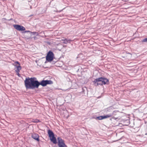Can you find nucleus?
Segmentation results:
<instances>
[{"instance_id":"obj_25","label":"nucleus","mask_w":147,"mask_h":147,"mask_svg":"<svg viewBox=\"0 0 147 147\" xmlns=\"http://www.w3.org/2000/svg\"><path fill=\"white\" fill-rule=\"evenodd\" d=\"M82 90H83L82 91V92H83V88H82Z\"/></svg>"},{"instance_id":"obj_8","label":"nucleus","mask_w":147,"mask_h":147,"mask_svg":"<svg viewBox=\"0 0 147 147\" xmlns=\"http://www.w3.org/2000/svg\"><path fill=\"white\" fill-rule=\"evenodd\" d=\"M39 86L40 85H41L43 87L45 86H47V82L46 80H43L40 82H39Z\"/></svg>"},{"instance_id":"obj_24","label":"nucleus","mask_w":147,"mask_h":147,"mask_svg":"<svg viewBox=\"0 0 147 147\" xmlns=\"http://www.w3.org/2000/svg\"><path fill=\"white\" fill-rule=\"evenodd\" d=\"M34 39H35V38H36V37H34Z\"/></svg>"},{"instance_id":"obj_26","label":"nucleus","mask_w":147,"mask_h":147,"mask_svg":"<svg viewBox=\"0 0 147 147\" xmlns=\"http://www.w3.org/2000/svg\"><path fill=\"white\" fill-rule=\"evenodd\" d=\"M35 122H38V121Z\"/></svg>"},{"instance_id":"obj_10","label":"nucleus","mask_w":147,"mask_h":147,"mask_svg":"<svg viewBox=\"0 0 147 147\" xmlns=\"http://www.w3.org/2000/svg\"><path fill=\"white\" fill-rule=\"evenodd\" d=\"M62 41H63V43L64 44H67L68 43H70L72 40L69 39H67V38H65V39L62 40Z\"/></svg>"},{"instance_id":"obj_7","label":"nucleus","mask_w":147,"mask_h":147,"mask_svg":"<svg viewBox=\"0 0 147 147\" xmlns=\"http://www.w3.org/2000/svg\"><path fill=\"white\" fill-rule=\"evenodd\" d=\"M31 137L33 139L36 140V141L38 142L40 141L39 136L38 134L36 133L32 134Z\"/></svg>"},{"instance_id":"obj_23","label":"nucleus","mask_w":147,"mask_h":147,"mask_svg":"<svg viewBox=\"0 0 147 147\" xmlns=\"http://www.w3.org/2000/svg\"><path fill=\"white\" fill-rule=\"evenodd\" d=\"M62 11V10H60V11H57V12H60L61 11Z\"/></svg>"},{"instance_id":"obj_17","label":"nucleus","mask_w":147,"mask_h":147,"mask_svg":"<svg viewBox=\"0 0 147 147\" xmlns=\"http://www.w3.org/2000/svg\"><path fill=\"white\" fill-rule=\"evenodd\" d=\"M142 42H147V38L143 39L142 40Z\"/></svg>"},{"instance_id":"obj_13","label":"nucleus","mask_w":147,"mask_h":147,"mask_svg":"<svg viewBox=\"0 0 147 147\" xmlns=\"http://www.w3.org/2000/svg\"><path fill=\"white\" fill-rule=\"evenodd\" d=\"M92 119H94L96 120H101L103 119L102 118V116H99L97 117H92Z\"/></svg>"},{"instance_id":"obj_14","label":"nucleus","mask_w":147,"mask_h":147,"mask_svg":"<svg viewBox=\"0 0 147 147\" xmlns=\"http://www.w3.org/2000/svg\"><path fill=\"white\" fill-rule=\"evenodd\" d=\"M103 119H105L111 117V115H109V114L106 115H102Z\"/></svg>"},{"instance_id":"obj_15","label":"nucleus","mask_w":147,"mask_h":147,"mask_svg":"<svg viewBox=\"0 0 147 147\" xmlns=\"http://www.w3.org/2000/svg\"><path fill=\"white\" fill-rule=\"evenodd\" d=\"M47 84H53V82L51 80H46Z\"/></svg>"},{"instance_id":"obj_11","label":"nucleus","mask_w":147,"mask_h":147,"mask_svg":"<svg viewBox=\"0 0 147 147\" xmlns=\"http://www.w3.org/2000/svg\"><path fill=\"white\" fill-rule=\"evenodd\" d=\"M118 111L117 110H113L112 113H110L109 114L110 115H111V117L113 115H116L117 114V113H118Z\"/></svg>"},{"instance_id":"obj_6","label":"nucleus","mask_w":147,"mask_h":147,"mask_svg":"<svg viewBox=\"0 0 147 147\" xmlns=\"http://www.w3.org/2000/svg\"><path fill=\"white\" fill-rule=\"evenodd\" d=\"M15 28L19 31H23L25 30V28L23 26L18 24L13 25Z\"/></svg>"},{"instance_id":"obj_19","label":"nucleus","mask_w":147,"mask_h":147,"mask_svg":"<svg viewBox=\"0 0 147 147\" xmlns=\"http://www.w3.org/2000/svg\"><path fill=\"white\" fill-rule=\"evenodd\" d=\"M46 11V9L45 8L43 9L42 11V13H45Z\"/></svg>"},{"instance_id":"obj_20","label":"nucleus","mask_w":147,"mask_h":147,"mask_svg":"<svg viewBox=\"0 0 147 147\" xmlns=\"http://www.w3.org/2000/svg\"><path fill=\"white\" fill-rule=\"evenodd\" d=\"M23 33H25L26 32H29V34H30V32H31V31H29V30H26L25 31H24Z\"/></svg>"},{"instance_id":"obj_2","label":"nucleus","mask_w":147,"mask_h":147,"mask_svg":"<svg viewBox=\"0 0 147 147\" xmlns=\"http://www.w3.org/2000/svg\"><path fill=\"white\" fill-rule=\"evenodd\" d=\"M92 82L93 85L96 87L99 85L102 86L103 85H108L109 84V80L104 77L95 79Z\"/></svg>"},{"instance_id":"obj_21","label":"nucleus","mask_w":147,"mask_h":147,"mask_svg":"<svg viewBox=\"0 0 147 147\" xmlns=\"http://www.w3.org/2000/svg\"><path fill=\"white\" fill-rule=\"evenodd\" d=\"M17 73V75L19 77H20V75L19 73V72H16Z\"/></svg>"},{"instance_id":"obj_22","label":"nucleus","mask_w":147,"mask_h":147,"mask_svg":"<svg viewBox=\"0 0 147 147\" xmlns=\"http://www.w3.org/2000/svg\"><path fill=\"white\" fill-rule=\"evenodd\" d=\"M112 119H115V120H116L117 119V118H115V117H113L112 118Z\"/></svg>"},{"instance_id":"obj_18","label":"nucleus","mask_w":147,"mask_h":147,"mask_svg":"<svg viewBox=\"0 0 147 147\" xmlns=\"http://www.w3.org/2000/svg\"><path fill=\"white\" fill-rule=\"evenodd\" d=\"M14 63L16 65L17 64L18 65V66H19L20 65V63L18 61H16L14 62Z\"/></svg>"},{"instance_id":"obj_16","label":"nucleus","mask_w":147,"mask_h":147,"mask_svg":"<svg viewBox=\"0 0 147 147\" xmlns=\"http://www.w3.org/2000/svg\"><path fill=\"white\" fill-rule=\"evenodd\" d=\"M30 34L31 35H35L36 36H38V33L36 32H30Z\"/></svg>"},{"instance_id":"obj_12","label":"nucleus","mask_w":147,"mask_h":147,"mask_svg":"<svg viewBox=\"0 0 147 147\" xmlns=\"http://www.w3.org/2000/svg\"><path fill=\"white\" fill-rule=\"evenodd\" d=\"M114 108L113 107L111 106L108 108L106 109V112H112L114 110Z\"/></svg>"},{"instance_id":"obj_3","label":"nucleus","mask_w":147,"mask_h":147,"mask_svg":"<svg viewBox=\"0 0 147 147\" xmlns=\"http://www.w3.org/2000/svg\"><path fill=\"white\" fill-rule=\"evenodd\" d=\"M48 134L51 142L54 144H57V140L55 137L53 131L51 130H48Z\"/></svg>"},{"instance_id":"obj_4","label":"nucleus","mask_w":147,"mask_h":147,"mask_svg":"<svg viewBox=\"0 0 147 147\" xmlns=\"http://www.w3.org/2000/svg\"><path fill=\"white\" fill-rule=\"evenodd\" d=\"M46 61L48 62H51L54 58V54L51 51H50L47 54L46 57Z\"/></svg>"},{"instance_id":"obj_1","label":"nucleus","mask_w":147,"mask_h":147,"mask_svg":"<svg viewBox=\"0 0 147 147\" xmlns=\"http://www.w3.org/2000/svg\"><path fill=\"white\" fill-rule=\"evenodd\" d=\"M24 84L27 89L38 88L39 86V81L34 77L26 78L24 80Z\"/></svg>"},{"instance_id":"obj_5","label":"nucleus","mask_w":147,"mask_h":147,"mask_svg":"<svg viewBox=\"0 0 147 147\" xmlns=\"http://www.w3.org/2000/svg\"><path fill=\"white\" fill-rule=\"evenodd\" d=\"M58 142H57L58 147H67L64 142V140L62 139L60 137L57 138Z\"/></svg>"},{"instance_id":"obj_9","label":"nucleus","mask_w":147,"mask_h":147,"mask_svg":"<svg viewBox=\"0 0 147 147\" xmlns=\"http://www.w3.org/2000/svg\"><path fill=\"white\" fill-rule=\"evenodd\" d=\"M15 68H16V69L15 70V71L16 72H20V70L22 69V67L20 66H17L16 65H14Z\"/></svg>"}]
</instances>
